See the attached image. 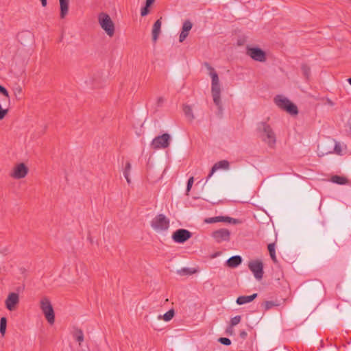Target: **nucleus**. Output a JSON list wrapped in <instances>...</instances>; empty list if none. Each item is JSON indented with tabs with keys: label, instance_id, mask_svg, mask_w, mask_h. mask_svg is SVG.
<instances>
[{
	"label": "nucleus",
	"instance_id": "nucleus-17",
	"mask_svg": "<svg viewBox=\"0 0 351 351\" xmlns=\"http://www.w3.org/2000/svg\"><path fill=\"white\" fill-rule=\"evenodd\" d=\"M192 27L193 24L189 20H186L184 22L182 31L179 36V41L180 43L183 42L186 38Z\"/></svg>",
	"mask_w": 351,
	"mask_h": 351
},
{
	"label": "nucleus",
	"instance_id": "nucleus-35",
	"mask_svg": "<svg viewBox=\"0 0 351 351\" xmlns=\"http://www.w3.org/2000/svg\"><path fill=\"white\" fill-rule=\"evenodd\" d=\"M241 317L240 315H237V316L232 317L230 320L231 326L237 325L241 322Z\"/></svg>",
	"mask_w": 351,
	"mask_h": 351
},
{
	"label": "nucleus",
	"instance_id": "nucleus-37",
	"mask_svg": "<svg viewBox=\"0 0 351 351\" xmlns=\"http://www.w3.org/2000/svg\"><path fill=\"white\" fill-rule=\"evenodd\" d=\"M193 181H194L193 177H191L188 180L187 184H186V192L187 193L191 191V187L193 186Z\"/></svg>",
	"mask_w": 351,
	"mask_h": 351
},
{
	"label": "nucleus",
	"instance_id": "nucleus-29",
	"mask_svg": "<svg viewBox=\"0 0 351 351\" xmlns=\"http://www.w3.org/2000/svg\"><path fill=\"white\" fill-rule=\"evenodd\" d=\"M218 222H228L236 224L239 222V220L228 216H218Z\"/></svg>",
	"mask_w": 351,
	"mask_h": 351
},
{
	"label": "nucleus",
	"instance_id": "nucleus-46",
	"mask_svg": "<svg viewBox=\"0 0 351 351\" xmlns=\"http://www.w3.org/2000/svg\"><path fill=\"white\" fill-rule=\"evenodd\" d=\"M24 34H27L28 36H31L30 35V33L29 32H22V33H20L18 34V38L19 39H21V38L24 35Z\"/></svg>",
	"mask_w": 351,
	"mask_h": 351
},
{
	"label": "nucleus",
	"instance_id": "nucleus-15",
	"mask_svg": "<svg viewBox=\"0 0 351 351\" xmlns=\"http://www.w3.org/2000/svg\"><path fill=\"white\" fill-rule=\"evenodd\" d=\"M85 83L92 88H99L102 86V75L101 72H96L89 76Z\"/></svg>",
	"mask_w": 351,
	"mask_h": 351
},
{
	"label": "nucleus",
	"instance_id": "nucleus-45",
	"mask_svg": "<svg viewBox=\"0 0 351 351\" xmlns=\"http://www.w3.org/2000/svg\"><path fill=\"white\" fill-rule=\"evenodd\" d=\"M326 104L330 106H333L335 103L329 98L326 99Z\"/></svg>",
	"mask_w": 351,
	"mask_h": 351
},
{
	"label": "nucleus",
	"instance_id": "nucleus-13",
	"mask_svg": "<svg viewBox=\"0 0 351 351\" xmlns=\"http://www.w3.org/2000/svg\"><path fill=\"white\" fill-rule=\"evenodd\" d=\"M211 236L218 243L223 241L228 242L230 240V232L226 228H221L213 231Z\"/></svg>",
	"mask_w": 351,
	"mask_h": 351
},
{
	"label": "nucleus",
	"instance_id": "nucleus-25",
	"mask_svg": "<svg viewBox=\"0 0 351 351\" xmlns=\"http://www.w3.org/2000/svg\"><path fill=\"white\" fill-rule=\"evenodd\" d=\"M73 336L80 345L84 341V333L83 331L80 328H75Z\"/></svg>",
	"mask_w": 351,
	"mask_h": 351
},
{
	"label": "nucleus",
	"instance_id": "nucleus-8",
	"mask_svg": "<svg viewBox=\"0 0 351 351\" xmlns=\"http://www.w3.org/2000/svg\"><path fill=\"white\" fill-rule=\"evenodd\" d=\"M151 226L157 231H165L169 227V219L165 215L158 214L151 221Z\"/></svg>",
	"mask_w": 351,
	"mask_h": 351
},
{
	"label": "nucleus",
	"instance_id": "nucleus-30",
	"mask_svg": "<svg viewBox=\"0 0 351 351\" xmlns=\"http://www.w3.org/2000/svg\"><path fill=\"white\" fill-rule=\"evenodd\" d=\"M183 111L184 112L185 116L188 117L190 120H193L194 119L192 108L190 106L186 104L184 105Z\"/></svg>",
	"mask_w": 351,
	"mask_h": 351
},
{
	"label": "nucleus",
	"instance_id": "nucleus-3",
	"mask_svg": "<svg viewBox=\"0 0 351 351\" xmlns=\"http://www.w3.org/2000/svg\"><path fill=\"white\" fill-rule=\"evenodd\" d=\"M274 101L278 108L289 113L290 115L296 116L298 114L299 111L297 106L287 97L281 95H278L274 97Z\"/></svg>",
	"mask_w": 351,
	"mask_h": 351
},
{
	"label": "nucleus",
	"instance_id": "nucleus-42",
	"mask_svg": "<svg viewBox=\"0 0 351 351\" xmlns=\"http://www.w3.org/2000/svg\"><path fill=\"white\" fill-rule=\"evenodd\" d=\"M163 102H164L163 97H160L158 98V99H157V105H158V106H161L162 104H163Z\"/></svg>",
	"mask_w": 351,
	"mask_h": 351
},
{
	"label": "nucleus",
	"instance_id": "nucleus-40",
	"mask_svg": "<svg viewBox=\"0 0 351 351\" xmlns=\"http://www.w3.org/2000/svg\"><path fill=\"white\" fill-rule=\"evenodd\" d=\"M239 336L242 339H245L247 336V332L245 330L240 331Z\"/></svg>",
	"mask_w": 351,
	"mask_h": 351
},
{
	"label": "nucleus",
	"instance_id": "nucleus-7",
	"mask_svg": "<svg viewBox=\"0 0 351 351\" xmlns=\"http://www.w3.org/2000/svg\"><path fill=\"white\" fill-rule=\"evenodd\" d=\"M40 308L50 324H53L55 322V313L50 300L45 297L40 300Z\"/></svg>",
	"mask_w": 351,
	"mask_h": 351
},
{
	"label": "nucleus",
	"instance_id": "nucleus-28",
	"mask_svg": "<svg viewBox=\"0 0 351 351\" xmlns=\"http://www.w3.org/2000/svg\"><path fill=\"white\" fill-rule=\"evenodd\" d=\"M197 271V270L195 269L184 267L178 270V274H179L181 276H187L195 274Z\"/></svg>",
	"mask_w": 351,
	"mask_h": 351
},
{
	"label": "nucleus",
	"instance_id": "nucleus-5",
	"mask_svg": "<svg viewBox=\"0 0 351 351\" xmlns=\"http://www.w3.org/2000/svg\"><path fill=\"white\" fill-rule=\"evenodd\" d=\"M0 121L3 119L9 111L10 97L8 90L0 84Z\"/></svg>",
	"mask_w": 351,
	"mask_h": 351
},
{
	"label": "nucleus",
	"instance_id": "nucleus-9",
	"mask_svg": "<svg viewBox=\"0 0 351 351\" xmlns=\"http://www.w3.org/2000/svg\"><path fill=\"white\" fill-rule=\"evenodd\" d=\"M246 54L255 61L263 62L267 60L266 53L258 47H247Z\"/></svg>",
	"mask_w": 351,
	"mask_h": 351
},
{
	"label": "nucleus",
	"instance_id": "nucleus-6",
	"mask_svg": "<svg viewBox=\"0 0 351 351\" xmlns=\"http://www.w3.org/2000/svg\"><path fill=\"white\" fill-rule=\"evenodd\" d=\"M171 140V136L169 133H163L152 140L150 147L154 149H165L169 147Z\"/></svg>",
	"mask_w": 351,
	"mask_h": 351
},
{
	"label": "nucleus",
	"instance_id": "nucleus-2",
	"mask_svg": "<svg viewBox=\"0 0 351 351\" xmlns=\"http://www.w3.org/2000/svg\"><path fill=\"white\" fill-rule=\"evenodd\" d=\"M257 132L262 140L265 142L269 147H273L276 142V134L271 127L265 121L257 123Z\"/></svg>",
	"mask_w": 351,
	"mask_h": 351
},
{
	"label": "nucleus",
	"instance_id": "nucleus-11",
	"mask_svg": "<svg viewBox=\"0 0 351 351\" xmlns=\"http://www.w3.org/2000/svg\"><path fill=\"white\" fill-rule=\"evenodd\" d=\"M191 237L192 233L189 230L183 228L178 229L171 236L173 241L178 243H184Z\"/></svg>",
	"mask_w": 351,
	"mask_h": 351
},
{
	"label": "nucleus",
	"instance_id": "nucleus-23",
	"mask_svg": "<svg viewBox=\"0 0 351 351\" xmlns=\"http://www.w3.org/2000/svg\"><path fill=\"white\" fill-rule=\"evenodd\" d=\"M330 181L333 183L343 185L349 183V180L345 176H332L330 178Z\"/></svg>",
	"mask_w": 351,
	"mask_h": 351
},
{
	"label": "nucleus",
	"instance_id": "nucleus-34",
	"mask_svg": "<svg viewBox=\"0 0 351 351\" xmlns=\"http://www.w3.org/2000/svg\"><path fill=\"white\" fill-rule=\"evenodd\" d=\"M218 341L225 346H230L231 344V341L230 339L227 337H219L218 339Z\"/></svg>",
	"mask_w": 351,
	"mask_h": 351
},
{
	"label": "nucleus",
	"instance_id": "nucleus-36",
	"mask_svg": "<svg viewBox=\"0 0 351 351\" xmlns=\"http://www.w3.org/2000/svg\"><path fill=\"white\" fill-rule=\"evenodd\" d=\"M149 8L150 7H147V5H145L144 7H143L141 8V16H145L149 13V11H150Z\"/></svg>",
	"mask_w": 351,
	"mask_h": 351
},
{
	"label": "nucleus",
	"instance_id": "nucleus-32",
	"mask_svg": "<svg viewBox=\"0 0 351 351\" xmlns=\"http://www.w3.org/2000/svg\"><path fill=\"white\" fill-rule=\"evenodd\" d=\"M7 327V319L5 317H2L0 319V333L4 336Z\"/></svg>",
	"mask_w": 351,
	"mask_h": 351
},
{
	"label": "nucleus",
	"instance_id": "nucleus-26",
	"mask_svg": "<svg viewBox=\"0 0 351 351\" xmlns=\"http://www.w3.org/2000/svg\"><path fill=\"white\" fill-rule=\"evenodd\" d=\"M130 170H131V163L130 161H126L125 168L123 170V176H124L125 178L126 179L127 182L128 184L131 183V180L130 178Z\"/></svg>",
	"mask_w": 351,
	"mask_h": 351
},
{
	"label": "nucleus",
	"instance_id": "nucleus-24",
	"mask_svg": "<svg viewBox=\"0 0 351 351\" xmlns=\"http://www.w3.org/2000/svg\"><path fill=\"white\" fill-rule=\"evenodd\" d=\"M301 71L302 73L303 76L304 77L305 80L306 81H308L311 77V67L309 65H308L306 63H302L301 64Z\"/></svg>",
	"mask_w": 351,
	"mask_h": 351
},
{
	"label": "nucleus",
	"instance_id": "nucleus-27",
	"mask_svg": "<svg viewBox=\"0 0 351 351\" xmlns=\"http://www.w3.org/2000/svg\"><path fill=\"white\" fill-rule=\"evenodd\" d=\"M175 315V311L173 308L169 310L167 313H165L162 316L159 315L158 319H163L166 322H169L173 319Z\"/></svg>",
	"mask_w": 351,
	"mask_h": 351
},
{
	"label": "nucleus",
	"instance_id": "nucleus-33",
	"mask_svg": "<svg viewBox=\"0 0 351 351\" xmlns=\"http://www.w3.org/2000/svg\"><path fill=\"white\" fill-rule=\"evenodd\" d=\"M264 305H265V309L266 311L271 308L272 307L274 306H278L277 304H276L273 301H265L264 302Z\"/></svg>",
	"mask_w": 351,
	"mask_h": 351
},
{
	"label": "nucleus",
	"instance_id": "nucleus-16",
	"mask_svg": "<svg viewBox=\"0 0 351 351\" xmlns=\"http://www.w3.org/2000/svg\"><path fill=\"white\" fill-rule=\"evenodd\" d=\"M326 145L329 146L325 154H341L343 151L341 144L333 138H330L326 142Z\"/></svg>",
	"mask_w": 351,
	"mask_h": 351
},
{
	"label": "nucleus",
	"instance_id": "nucleus-10",
	"mask_svg": "<svg viewBox=\"0 0 351 351\" xmlns=\"http://www.w3.org/2000/svg\"><path fill=\"white\" fill-rule=\"evenodd\" d=\"M248 268L253 273L256 280H261L263 278L264 274L263 263L261 260L250 261Z\"/></svg>",
	"mask_w": 351,
	"mask_h": 351
},
{
	"label": "nucleus",
	"instance_id": "nucleus-38",
	"mask_svg": "<svg viewBox=\"0 0 351 351\" xmlns=\"http://www.w3.org/2000/svg\"><path fill=\"white\" fill-rule=\"evenodd\" d=\"M174 152H183L184 151V145L181 143H178L176 145H174Z\"/></svg>",
	"mask_w": 351,
	"mask_h": 351
},
{
	"label": "nucleus",
	"instance_id": "nucleus-49",
	"mask_svg": "<svg viewBox=\"0 0 351 351\" xmlns=\"http://www.w3.org/2000/svg\"><path fill=\"white\" fill-rule=\"evenodd\" d=\"M348 82H349V84L351 85V77L348 78Z\"/></svg>",
	"mask_w": 351,
	"mask_h": 351
},
{
	"label": "nucleus",
	"instance_id": "nucleus-41",
	"mask_svg": "<svg viewBox=\"0 0 351 351\" xmlns=\"http://www.w3.org/2000/svg\"><path fill=\"white\" fill-rule=\"evenodd\" d=\"M22 93V88L20 86H18L14 89V95L17 96L18 95H21Z\"/></svg>",
	"mask_w": 351,
	"mask_h": 351
},
{
	"label": "nucleus",
	"instance_id": "nucleus-14",
	"mask_svg": "<svg viewBox=\"0 0 351 351\" xmlns=\"http://www.w3.org/2000/svg\"><path fill=\"white\" fill-rule=\"evenodd\" d=\"M19 304V293L14 292L10 293L5 301V305L7 309L9 310L10 311H15Z\"/></svg>",
	"mask_w": 351,
	"mask_h": 351
},
{
	"label": "nucleus",
	"instance_id": "nucleus-1",
	"mask_svg": "<svg viewBox=\"0 0 351 351\" xmlns=\"http://www.w3.org/2000/svg\"><path fill=\"white\" fill-rule=\"evenodd\" d=\"M209 69L211 70L210 77L212 79L211 82V93L213 98V102L217 106L218 111L217 112L219 117H221L223 114L222 104L221 101V87L218 74L214 69L208 64L206 63Z\"/></svg>",
	"mask_w": 351,
	"mask_h": 351
},
{
	"label": "nucleus",
	"instance_id": "nucleus-12",
	"mask_svg": "<svg viewBox=\"0 0 351 351\" xmlns=\"http://www.w3.org/2000/svg\"><path fill=\"white\" fill-rule=\"evenodd\" d=\"M29 172V168L23 163H18L14 167L10 176L14 179H22L25 178Z\"/></svg>",
	"mask_w": 351,
	"mask_h": 351
},
{
	"label": "nucleus",
	"instance_id": "nucleus-18",
	"mask_svg": "<svg viewBox=\"0 0 351 351\" xmlns=\"http://www.w3.org/2000/svg\"><path fill=\"white\" fill-rule=\"evenodd\" d=\"M242 263V258L241 256L236 255L231 256L229 258L226 262V265L230 268H235L240 265Z\"/></svg>",
	"mask_w": 351,
	"mask_h": 351
},
{
	"label": "nucleus",
	"instance_id": "nucleus-47",
	"mask_svg": "<svg viewBox=\"0 0 351 351\" xmlns=\"http://www.w3.org/2000/svg\"><path fill=\"white\" fill-rule=\"evenodd\" d=\"M232 326H230L229 328H228L226 329V332L227 334H229V335H230L232 334V332H233V331H232Z\"/></svg>",
	"mask_w": 351,
	"mask_h": 351
},
{
	"label": "nucleus",
	"instance_id": "nucleus-4",
	"mask_svg": "<svg viewBox=\"0 0 351 351\" xmlns=\"http://www.w3.org/2000/svg\"><path fill=\"white\" fill-rule=\"evenodd\" d=\"M98 22L102 29L108 36L112 37L114 34V24L110 16L105 12H101L98 15Z\"/></svg>",
	"mask_w": 351,
	"mask_h": 351
},
{
	"label": "nucleus",
	"instance_id": "nucleus-48",
	"mask_svg": "<svg viewBox=\"0 0 351 351\" xmlns=\"http://www.w3.org/2000/svg\"><path fill=\"white\" fill-rule=\"evenodd\" d=\"M43 7H45L47 4V0H40Z\"/></svg>",
	"mask_w": 351,
	"mask_h": 351
},
{
	"label": "nucleus",
	"instance_id": "nucleus-19",
	"mask_svg": "<svg viewBox=\"0 0 351 351\" xmlns=\"http://www.w3.org/2000/svg\"><path fill=\"white\" fill-rule=\"evenodd\" d=\"M161 19L160 17L159 19L156 20L155 23H154L153 27H152V40L156 43V40L158 38V36L160 33V28H161Z\"/></svg>",
	"mask_w": 351,
	"mask_h": 351
},
{
	"label": "nucleus",
	"instance_id": "nucleus-22",
	"mask_svg": "<svg viewBox=\"0 0 351 351\" xmlns=\"http://www.w3.org/2000/svg\"><path fill=\"white\" fill-rule=\"evenodd\" d=\"M257 296V293H253L251 295H241L237 298L236 302L239 305H242L252 302Z\"/></svg>",
	"mask_w": 351,
	"mask_h": 351
},
{
	"label": "nucleus",
	"instance_id": "nucleus-43",
	"mask_svg": "<svg viewBox=\"0 0 351 351\" xmlns=\"http://www.w3.org/2000/svg\"><path fill=\"white\" fill-rule=\"evenodd\" d=\"M155 0H146L145 5L147 7H151L154 3Z\"/></svg>",
	"mask_w": 351,
	"mask_h": 351
},
{
	"label": "nucleus",
	"instance_id": "nucleus-44",
	"mask_svg": "<svg viewBox=\"0 0 351 351\" xmlns=\"http://www.w3.org/2000/svg\"><path fill=\"white\" fill-rule=\"evenodd\" d=\"M322 154H325L326 152V150L329 149V146L326 145V143L322 145Z\"/></svg>",
	"mask_w": 351,
	"mask_h": 351
},
{
	"label": "nucleus",
	"instance_id": "nucleus-31",
	"mask_svg": "<svg viewBox=\"0 0 351 351\" xmlns=\"http://www.w3.org/2000/svg\"><path fill=\"white\" fill-rule=\"evenodd\" d=\"M267 249L269 253V255L271 256V258L274 263L277 262V258L276 256L275 253V244L274 243H269L267 246Z\"/></svg>",
	"mask_w": 351,
	"mask_h": 351
},
{
	"label": "nucleus",
	"instance_id": "nucleus-21",
	"mask_svg": "<svg viewBox=\"0 0 351 351\" xmlns=\"http://www.w3.org/2000/svg\"><path fill=\"white\" fill-rule=\"evenodd\" d=\"M229 167V162L226 160H220L216 162L212 167L208 178L210 177L217 169H226Z\"/></svg>",
	"mask_w": 351,
	"mask_h": 351
},
{
	"label": "nucleus",
	"instance_id": "nucleus-39",
	"mask_svg": "<svg viewBox=\"0 0 351 351\" xmlns=\"http://www.w3.org/2000/svg\"><path fill=\"white\" fill-rule=\"evenodd\" d=\"M207 223H216L218 222V216L215 217H210L207 218L204 221Z\"/></svg>",
	"mask_w": 351,
	"mask_h": 351
},
{
	"label": "nucleus",
	"instance_id": "nucleus-20",
	"mask_svg": "<svg viewBox=\"0 0 351 351\" xmlns=\"http://www.w3.org/2000/svg\"><path fill=\"white\" fill-rule=\"evenodd\" d=\"M60 3V17L63 19L69 12V0H59Z\"/></svg>",
	"mask_w": 351,
	"mask_h": 351
}]
</instances>
